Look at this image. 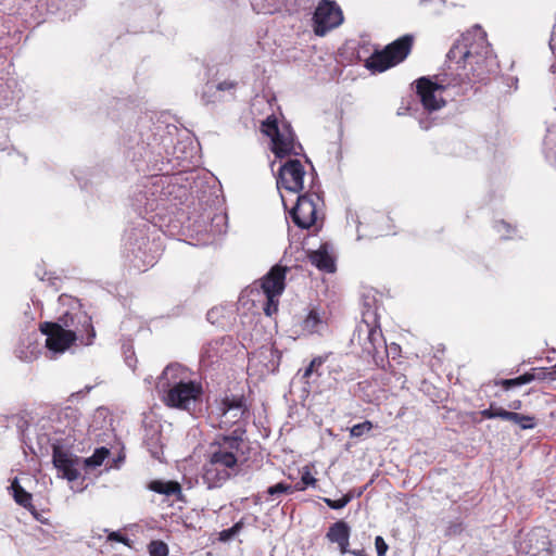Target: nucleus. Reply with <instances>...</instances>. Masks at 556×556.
Instances as JSON below:
<instances>
[{"label":"nucleus","mask_w":556,"mask_h":556,"mask_svg":"<svg viewBox=\"0 0 556 556\" xmlns=\"http://www.w3.org/2000/svg\"><path fill=\"white\" fill-rule=\"evenodd\" d=\"M451 71L467 88L470 84L483 81L497 70L495 55L486 40V34L480 26L463 34L447 52Z\"/></svg>","instance_id":"f257e3e1"},{"label":"nucleus","mask_w":556,"mask_h":556,"mask_svg":"<svg viewBox=\"0 0 556 556\" xmlns=\"http://www.w3.org/2000/svg\"><path fill=\"white\" fill-rule=\"evenodd\" d=\"M245 429L236 428L230 434H219L210 444L202 479L208 489L222 486L238 471L239 464L248 459L249 442Z\"/></svg>","instance_id":"f03ea898"},{"label":"nucleus","mask_w":556,"mask_h":556,"mask_svg":"<svg viewBox=\"0 0 556 556\" xmlns=\"http://www.w3.org/2000/svg\"><path fill=\"white\" fill-rule=\"evenodd\" d=\"M156 389L166 406L190 410L201 400V383L189 378V371L179 364L166 366L159 377Z\"/></svg>","instance_id":"7ed1b4c3"},{"label":"nucleus","mask_w":556,"mask_h":556,"mask_svg":"<svg viewBox=\"0 0 556 556\" xmlns=\"http://www.w3.org/2000/svg\"><path fill=\"white\" fill-rule=\"evenodd\" d=\"M288 268L281 265H275L261 279L260 288L253 287L245 291L244 296H248L254 304L256 301L261 302V307L267 316H271L278 311L279 298L286 288V274Z\"/></svg>","instance_id":"20e7f679"},{"label":"nucleus","mask_w":556,"mask_h":556,"mask_svg":"<svg viewBox=\"0 0 556 556\" xmlns=\"http://www.w3.org/2000/svg\"><path fill=\"white\" fill-rule=\"evenodd\" d=\"M459 88L455 94L465 93L468 88L453 74L441 73L435 76V81L428 77L416 80V91L424 109L428 112L438 111L445 105L444 92L450 88Z\"/></svg>","instance_id":"39448f33"},{"label":"nucleus","mask_w":556,"mask_h":556,"mask_svg":"<svg viewBox=\"0 0 556 556\" xmlns=\"http://www.w3.org/2000/svg\"><path fill=\"white\" fill-rule=\"evenodd\" d=\"M261 130L270 138L271 151L278 159L289 155H299L302 147L295 141L291 126L282 122L280 123L275 115H269L263 121Z\"/></svg>","instance_id":"423d86ee"},{"label":"nucleus","mask_w":556,"mask_h":556,"mask_svg":"<svg viewBox=\"0 0 556 556\" xmlns=\"http://www.w3.org/2000/svg\"><path fill=\"white\" fill-rule=\"evenodd\" d=\"M357 340L364 353L376 357L387 351L386 341L382 336L377 313L367 308L363 313L362 321L357 325L352 340Z\"/></svg>","instance_id":"0eeeda50"},{"label":"nucleus","mask_w":556,"mask_h":556,"mask_svg":"<svg viewBox=\"0 0 556 556\" xmlns=\"http://www.w3.org/2000/svg\"><path fill=\"white\" fill-rule=\"evenodd\" d=\"M414 42L412 35H404L388 45L383 50L376 51L367 60V67L374 72H384L403 62L409 54Z\"/></svg>","instance_id":"6e6552de"},{"label":"nucleus","mask_w":556,"mask_h":556,"mask_svg":"<svg viewBox=\"0 0 556 556\" xmlns=\"http://www.w3.org/2000/svg\"><path fill=\"white\" fill-rule=\"evenodd\" d=\"M166 179L161 176L150 177L146 180L143 188L134 194L132 204L140 213L155 211L165 201L163 188Z\"/></svg>","instance_id":"1a4fd4ad"},{"label":"nucleus","mask_w":556,"mask_h":556,"mask_svg":"<svg viewBox=\"0 0 556 556\" xmlns=\"http://www.w3.org/2000/svg\"><path fill=\"white\" fill-rule=\"evenodd\" d=\"M343 12L333 0H321L313 15V30L316 36L324 37L343 23Z\"/></svg>","instance_id":"9d476101"},{"label":"nucleus","mask_w":556,"mask_h":556,"mask_svg":"<svg viewBox=\"0 0 556 556\" xmlns=\"http://www.w3.org/2000/svg\"><path fill=\"white\" fill-rule=\"evenodd\" d=\"M245 413L247 407L243 396H226L215 409L217 426L220 429H228L232 426L244 429L240 421Z\"/></svg>","instance_id":"9b49d317"},{"label":"nucleus","mask_w":556,"mask_h":556,"mask_svg":"<svg viewBox=\"0 0 556 556\" xmlns=\"http://www.w3.org/2000/svg\"><path fill=\"white\" fill-rule=\"evenodd\" d=\"M319 202L320 198L316 193L299 194L295 205L290 211L293 223L302 229H308L313 226L317 220V205Z\"/></svg>","instance_id":"f8f14e48"},{"label":"nucleus","mask_w":556,"mask_h":556,"mask_svg":"<svg viewBox=\"0 0 556 556\" xmlns=\"http://www.w3.org/2000/svg\"><path fill=\"white\" fill-rule=\"evenodd\" d=\"M305 170L299 160H288L278 170L277 188L298 194L303 190Z\"/></svg>","instance_id":"ddd939ff"},{"label":"nucleus","mask_w":556,"mask_h":556,"mask_svg":"<svg viewBox=\"0 0 556 556\" xmlns=\"http://www.w3.org/2000/svg\"><path fill=\"white\" fill-rule=\"evenodd\" d=\"M52 462L62 478L75 481L80 476L79 457L58 443L52 444Z\"/></svg>","instance_id":"4468645a"},{"label":"nucleus","mask_w":556,"mask_h":556,"mask_svg":"<svg viewBox=\"0 0 556 556\" xmlns=\"http://www.w3.org/2000/svg\"><path fill=\"white\" fill-rule=\"evenodd\" d=\"M40 330L47 337L46 348L50 353H64L75 342L72 333L64 331L63 328L53 323H42Z\"/></svg>","instance_id":"2eb2a0df"},{"label":"nucleus","mask_w":556,"mask_h":556,"mask_svg":"<svg viewBox=\"0 0 556 556\" xmlns=\"http://www.w3.org/2000/svg\"><path fill=\"white\" fill-rule=\"evenodd\" d=\"M350 532V526L345 521L339 520L330 526L326 536L330 542L337 543L341 553L345 554L349 552Z\"/></svg>","instance_id":"dca6fc26"},{"label":"nucleus","mask_w":556,"mask_h":556,"mask_svg":"<svg viewBox=\"0 0 556 556\" xmlns=\"http://www.w3.org/2000/svg\"><path fill=\"white\" fill-rule=\"evenodd\" d=\"M80 413L75 407H64L56 414V421L60 426L56 427V431L66 432L73 431L79 422Z\"/></svg>","instance_id":"f3484780"},{"label":"nucleus","mask_w":556,"mask_h":556,"mask_svg":"<svg viewBox=\"0 0 556 556\" xmlns=\"http://www.w3.org/2000/svg\"><path fill=\"white\" fill-rule=\"evenodd\" d=\"M254 358L263 363L267 371H274L279 366L280 354L273 345H263L254 354Z\"/></svg>","instance_id":"a211bd4d"},{"label":"nucleus","mask_w":556,"mask_h":556,"mask_svg":"<svg viewBox=\"0 0 556 556\" xmlns=\"http://www.w3.org/2000/svg\"><path fill=\"white\" fill-rule=\"evenodd\" d=\"M294 0H251V5L256 13L273 14L293 4Z\"/></svg>","instance_id":"6ab92c4d"},{"label":"nucleus","mask_w":556,"mask_h":556,"mask_svg":"<svg viewBox=\"0 0 556 556\" xmlns=\"http://www.w3.org/2000/svg\"><path fill=\"white\" fill-rule=\"evenodd\" d=\"M148 245V240L144 237H140V243L131 249V253L135 258L140 261L142 265L136 263L135 266L140 270H146L149 266H153L156 262L155 255L150 253L146 248Z\"/></svg>","instance_id":"aec40b11"},{"label":"nucleus","mask_w":556,"mask_h":556,"mask_svg":"<svg viewBox=\"0 0 556 556\" xmlns=\"http://www.w3.org/2000/svg\"><path fill=\"white\" fill-rule=\"evenodd\" d=\"M74 320L77 323V325L89 326L90 316L81 311L75 313L66 312L61 317H59L58 321L53 324L63 328L64 331L70 332L74 326Z\"/></svg>","instance_id":"412c9836"},{"label":"nucleus","mask_w":556,"mask_h":556,"mask_svg":"<svg viewBox=\"0 0 556 556\" xmlns=\"http://www.w3.org/2000/svg\"><path fill=\"white\" fill-rule=\"evenodd\" d=\"M10 494L13 496L16 504L28 509H33V495L27 492L21 484L17 478L11 481L8 488Z\"/></svg>","instance_id":"4be33fe9"},{"label":"nucleus","mask_w":556,"mask_h":556,"mask_svg":"<svg viewBox=\"0 0 556 556\" xmlns=\"http://www.w3.org/2000/svg\"><path fill=\"white\" fill-rule=\"evenodd\" d=\"M309 261L318 269L332 273L336 269L334 261L327 250L320 248L309 254Z\"/></svg>","instance_id":"5701e85b"},{"label":"nucleus","mask_w":556,"mask_h":556,"mask_svg":"<svg viewBox=\"0 0 556 556\" xmlns=\"http://www.w3.org/2000/svg\"><path fill=\"white\" fill-rule=\"evenodd\" d=\"M300 326L303 334H313L320 332L325 323L316 309H311Z\"/></svg>","instance_id":"b1692460"},{"label":"nucleus","mask_w":556,"mask_h":556,"mask_svg":"<svg viewBox=\"0 0 556 556\" xmlns=\"http://www.w3.org/2000/svg\"><path fill=\"white\" fill-rule=\"evenodd\" d=\"M70 333L73 334L74 341H79L84 345H90L96 338V330L92 325V319L90 318L89 326H80L74 321V326L71 329Z\"/></svg>","instance_id":"393cba45"},{"label":"nucleus","mask_w":556,"mask_h":556,"mask_svg":"<svg viewBox=\"0 0 556 556\" xmlns=\"http://www.w3.org/2000/svg\"><path fill=\"white\" fill-rule=\"evenodd\" d=\"M149 489L166 496L178 497L181 494V486L176 481L153 480L149 483Z\"/></svg>","instance_id":"a878e982"},{"label":"nucleus","mask_w":556,"mask_h":556,"mask_svg":"<svg viewBox=\"0 0 556 556\" xmlns=\"http://www.w3.org/2000/svg\"><path fill=\"white\" fill-rule=\"evenodd\" d=\"M288 493H292V485L279 482L269 486L262 495L258 494V498H264L266 502H279L280 496Z\"/></svg>","instance_id":"bb28decb"},{"label":"nucleus","mask_w":556,"mask_h":556,"mask_svg":"<svg viewBox=\"0 0 556 556\" xmlns=\"http://www.w3.org/2000/svg\"><path fill=\"white\" fill-rule=\"evenodd\" d=\"M509 421L517 425L522 430L533 429L536 426L534 416L522 415L516 412H513Z\"/></svg>","instance_id":"cd10ccee"},{"label":"nucleus","mask_w":556,"mask_h":556,"mask_svg":"<svg viewBox=\"0 0 556 556\" xmlns=\"http://www.w3.org/2000/svg\"><path fill=\"white\" fill-rule=\"evenodd\" d=\"M533 381V377H530L528 372L514 378V379H503L497 382H495L496 386H501L504 390H510L515 387H520L522 384H527L529 382Z\"/></svg>","instance_id":"c85d7f7f"},{"label":"nucleus","mask_w":556,"mask_h":556,"mask_svg":"<svg viewBox=\"0 0 556 556\" xmlns=\"http://www.w3.org/2000/svg\"><path fill=\"white\" fill-rule=\"evenodd\" d=\"M530 377H533V380H556V364L551 368H532L531 371L528 372Z\"/></svg>","instance_id":"c756f323"},{"label":"nucleus","mask_w":556,"mask_h":556,"mask_svg":"<svg viewBox=\"0 0 556 556\" xmlns=\"http://www.w3.org/2000/svg\"><path fill=\"white\" fill-rule=\"evenodd\" d=\"M109 450L106 447L97 448L93 454L84 460L86 467L96 468L101 466L104 459L109 456Z\"/></svg>","instance_id":"7c9ffc66"},{"label":"nucleus","mask_w":556,"mask_h":556,"mask_svg":"<svg viewBox=\"0 0 556 556\" xmlns=\"http://www.w3.org/2000/svg\"><path fill=\"white\" fill-rule=\"evenodd\" d=\"M243 527H244V521H243V519H241L238 522H236L232 527H230L229 529H225V530L220 531L218 533V540L222 542H228V541L232 540L237 534L240 533V531L243 529Z\"/></svg>","instance_id":"2f4dec72"},{"label":"nucleus","mask_w":556,"mask_h":556,"mask_svg":"<svg viewBox=\"0 0 556 556\" xmlns=\"http://www.w3.org/2000/svg\"><path fill=\"white\" fill-rule=\"evenodd\" d=\"M236 86H237V83H235L232 80H225V81L217 84L216 86H214L212 84H206L205 90L203 92V98L205 99L206 94L208 92H211L213 89H215L217 92L232 91L236 89Z\"/></svg>","instance_id":"473e14b6"},{"label":"nucleus","mask_w":556,"mask_h":556,"mask_svg":"<svg viewBox=\"0 0 556 556\" xmlns=\"http://www.w3.org/2000/svg\"><path fill=\"white\" fill-rule=\"evenodd\" d=\"M148 551L150 556H168V546L163 541H151Z\"/></svg>","instance_id":"72a5a7b5"},{"label":"nucleus","mask_w":556,"mask_h":556,"mask_svg":"<svg viewBox=\"0 0 556 556\" xmlns=\"http://www.w3.org/2000/svg\"><path fill=\"white\" fill-rule=\"evenodd\" d=\"M352 498L353 494L348 493L339 500L324 498V502L332 509H342L352 501Z\"/></svg>","instance_id":"f704fd0d"},{"label":"nucleus","mask_w":556,"mask_h":556,"mask_svg":"<svg viewBox=\"0 0 556 556\" xmlns=\"http://www.w3.org/2000/svg\"><path fill=\"white\" fill-rule=\"evenodd\" d=\"M372 422L369 421V420H365L361 424H356L354 425L351 429H350V434L351 437L353 438H359L362 437L363 434L369 432L371 429H372Z\"/></svg>","instance_id":"c9c22d12"},{"label":"nucleus","mask_w":556,"mask_h":556,"mask_svg":"<svg viewBox=\"0 0 556 556\" xmlns=\"http://www.w3.org/2000/svg\"><path fill=\"white\" fill-rule=\"evenodd\" d=\"M220 342L219 340H215L210 342L204 349H203V356L213 362L214 357L218 356V346Z\"/></svg>","instance_id":"e433bc0d"},{"label":"nucleus","mask_w":556,"mask_h":556,"mask_svg":"<svg viewBox=\"0 0 556 556\" xmlns=\"http://www.w3.org/2000/svg\"><path fill=\"white\" fill-rule=\"evenodd\" d=\"M325 359L321 356H317L312 359L308 367L303 372V378H308L314 371L317 370L324 364Z\"/></svg>","instance_id":"4c0bfd02"},{"label":"nucleus","mask_w":556,"mask_h":556,"mask_svg":"<svg viewBox=\"0 0 556 556\" xmlns=\"http://www.w3.org/2000/svg\"><path fill=\"white\" fill-rule=\"evenodd\" d=\"M108 540L109 541H112V542H119V543H123L125 545H129V539L124 536L121 532L118 531H112L109 533L108 535Z\"/></svg>","instance_id":"58836bf2"},{"label":"nucleus","mask_w":556,"mask_h":556,"mask_svg":"<svg viewBox=\"0 0 556 556\" xmlns=\"http://www.w3.org/2000/svg\"><path fill=\"white\" fill-rule=\"evenodd\" d=\"M375 545L378 556H384L388 551V545L381 536H376Z\"/></svg>","instance_id":"ea45409f"},{"label":"nucleus","mask_w":556,"mask_h":556,"mask_svg":"<svg viewBox=\"0 0 556 556\" xmlns=\"http://www.w3.org/2000/svg\"><path fill=\"white\" fill-rule=\"evenodd\" d=\"M495 228L503 239L510 238V236L506 235L509 232V229H510V226L507 223H505L503 220L497 222L495 224Z\"/></svg>","instance_id":"a19ab883"},{"label":"nucleus","mask_w":556,"mask_h":556,"mask_svg":"<svg viewBox=\"0 0 556 556\" xmlns=\"http://www.w3.org/2000/svg\"><path fill=\"white\" fill-rule=\"evenodd\" d=\"M496 408L497 407L490 405L489 408L481 410L480 414L483 418L493 419L496 418Z\"/></svg>","instance_id":"79ce46f5"},{"label":"nucleus","mask_w":556,"mask_h":556,"mask_svg":"<svg viewBox=\"0 0 556 556\" xmlns=\"http://www.w3.org/2000/svg\"><path fill=\"white\" fill-rule=\"evenodd\" d=\"M302 482L305 486H314L317 480L309 473V471H305L302 475Z\"/></svg>","instance_id":"37998d69"},{"label":"nucleus","mask_w":556,"mask_h":556,"mask_svg":"<svg viewBox=\"0 0 556 556\" xmlns=\"http://www.w3.org/2000/svg\"><path fill=\"white\" fill-rule=\"evenodd\" d=\"M511 414L513 412L506 410L502 407L496 408V418L509 421V419L511 418Z\"/></svg>","instance_id":"c03bdc74"},{"label":"nucleus","mask_w":556,"mask_h":556,"mask_svg":"<svg viewBox=\"0 0 556 556\" xmlns=\"http://www.w3.org/2000/svg\"><path fill=\"white\" fill-rule=\"evenodd\" d=\"M30 511V514L33 515V517L38 520L39 522L41 523H49V520L45 517H42L38 511L37 509L35 508V506H33V509H28Z\"/></svg>","instance_id":"a18cd8bd"},{"label":"nucleus","mask_w":556,"mask_h":556,"mask_svg":"<svg viewBox=\"0 0 556 556\" xmlns=\"http://www.w3.org/2000/svg\"><path fill=\"white\" fill-rule=\"evenodd\" d=\"M521 405H522L521 401L515 400L509 403V408L517 410V409L521 408Z\"/></svg>","instance_id":"49530a36"},{"label":"nucleus","mask_w":556,"mask_h":556,"mask_svg":"<svg viewBox=\"0 0 556 556\" xmlns=\"http://www.w3.org/2000/svg\"><path fill=\"white\" fill-rule=\"evenodd\" d=\"M216 313H217L216 309H211L207 312V315H206L207 320L211 321L212 324L215 323L214 318H215Z\"/></svg>","instance_id":"de8ad7c7"},{"label":"nucleus","mask_w":556,"mask_h":556,"mask_svg":"<svg viewBox=\"0 0 556 556\" xmlns=\"http://www.w3.org/2000/svg\"><path fill=\"white\" fill-rule=\"evenodd\" d=\"M348 553L353 554L354 556H367L366 552L364 549H349Z\"/></svg>","instance_id":"09e8293b"},{"label":"nucleus","mask_w":556,"mask_h":556,"mask_svg":"<svg viewBox=\"0 0 556 556\" xmlns=\"http://www.w3.org/2000/svg\"><path fill=\"white\" fill-rule=\"evenodd\" d=\"M281 201H282L285 208H287V201L282 194H281Z\"/></svg>","instance_id":"8fccbe9b"},{"label":"nucleus","mask_w":556,"mask_h":556,"mask_svg":"<svg viewBox=\"0 0 556 556\" xmlns=\"http://www.w3.org/2000/svg\"><path fill=\"white\" fill-rule=\"evenodd\" d=\"M205 101L208 103V102H213L214 100L205 99Z\"/></svg>","instance_id":"3c124183"}]
</instances>
